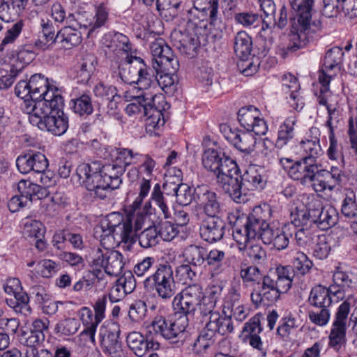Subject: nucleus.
<instances>
[{"label":"nucleus","mask_w":357,"mask_h":357,"mask_svg":"<svg viewBox=\"0 0 357 357\" xmlns=\"http://www.w3.org/2000/svg\"><path fill=\"white\" fill-rule=\"evenodd\" d=\"M301 151L303 152V158L314 160L323 153L320 141H309L308 138L301 140L299 144Z\"/></svg>","instance_id":"nucleus-60"},{"label":"nucleus","mask_w":357,"mask_h":357,"mask_svg":"<svg viewBox=\"0 0 357 357\" xmlns=\"http://www.w3.org/2000/svg\"><path fill=\"white\" fill-rule=\"evenodd\" d=\"M289 2L295 15L291 18L289 43L283 49L284 56L306 47L321 29V21L313 17L314 0H289Z\"/></svg>","instance_id":"nucleus-2"},{"label":"nucleus","mask_w":357,"mask_h":357,"mask_svg":"<svg viewBox=\"0 0 357 357\" xmlns=\"http://www.w3.org/2000/svg\"><path fill=\"white\" fill-rule=\"evenodd\" d=\"M91 258V267H102L106 274L111 276L119 275L124 266L123 256L113 249H95Z\"/></svg>","instance_id":"nucleus-10"},{"label":"nucleus","mask_w":357,"mask_h":357,"mask_svg":"<svg viewBox=\"0 0 357 357\" xmlns=\"http://www.w3.org/2000/svg\"><path fill=\"white\" fill-rule=\"evenodd\" d=\"M82 36L74 24L64 26L57 31V44L65 50H70L79 45Z\"/></svg>","instance_id":"nucleus-38"},{"label":"nucleus","mask_w":357,"mask_h":357,"mask_svg":"<svg viewBox=\"0 0 357 357\" xmlns=\"http://www.w3.org/2000/svg\"><path fill=\"white\" fill-rule=\"evenodd\" d=\"M240 276L244 284H258L250 295L252 303L257 305L275 303L281 294L287 292L291 287L292 273L287 266H279L264 275L256 266L242 264Z\"/></svg>","instance_id":"nucleus-1"},{"label":"nucleus","mask_w":357,"mask_h":357,"mask_svg":"<svg viewBox=\"0 0 357 357\" xmlns=\"http://www.w3.org/2000/svg\"><path fill=\"white\" fill-rule=\"evenodd\" d=\"M202 164L205 169L211 171L215 176L220 172L231 171L236 167V161L226 155L222 151L208 149L202 156Z\"/></svg>","instance_id":"nucleus-23"},{"label":"nucleus","mask_w":357,"mask_h":357,"mask_svg":"<svg viewBox=\"0 0 357 357\" xmlns=\"http://www.w3.org/2000/svg\"><path fill=\"white\" fill-rule=\"evenodd\" d=\"M220 1L227 3L229 10L234 6L233 0H210L208 1L210 24L215 31L213 36L217 39H221L223 32L226 30V24L222 21L218 13Z\"/></svg>","instance_id":"nucleus-35"},{"label":"nucleus","mask_w":357,"mask_h":357,"mask_svg":"<svg viewBox=\"0 0 357 357\" xmlns=\"http://www.w3.org/2000/svg\"><path fill=\"white\" fill-rule=\"evenodd\" d=\"M105 180L107 181L109 190L119 188L122 183L121 176L125 172V167L114 160L105 165H101V172Z\"/></svg>","instance_id":"nucleus-40"},{"label":"nucleus","mask_w":357,"mask_h":357,"mask_svg":"<svg viewBox=\"0 0 357 357\" xmlns=\"http://www.w3.org/2000/svg\"><path fill=\"white\" fill-rule=\"evenodd\" d=\"M138 162L139 164L137 167L141 174L139 185L146 181V183L148 182L149 187L151 188L156 162L149 154H141Z\"/></svg>","instance_id":"nucleus-50"},{"label":"nucleus","mask_w":357,"mask_h":357,"mask_svg":"<svg viewBox=\"0 0 357 357\" xmlns=\"http://www.w3.org/2000/svg\"><path fill=\"white\" fill-rule=\"evenodd\" d=\"M197 203L202 209L207 218L218 217L220 213V204L215 192L211 190L208 186L198 185L195 188Z\"/></svg>","instance_id":"nucleus-29"},{"label":"nucleus","mask_w":357,"mask_h":357,"mask_svg":"<svg viewBox=\"0 0 357 357\" xmlns=\"http://www.w3.org/2000/svg\"><path fill=\"white\" fill-rule=\"evenodd\" d=\"M142 96L144 98L146 106L149 110H155L160 112L165 111L169 107V105L165 100V97L162 93H154L153 90L143 91Z\"/></svg>","instance_id":"nucleus-54"},{"label":"nucleus","mask_w":357,"mask_h":357,"mask_svg":"<svg viewBox=\"0 0 357 357\" xmlns=\"http://www.w3.org/2000/svg\"><path fill=\"white\" fill-rule=\"evenodd\" d=\"M101 42L105 53L116 55L118 57L117 60L132 54V45L130 40L123 33L109 32L104 35Z\"/></svg>","instance_id":"nucleus-27"},{"label":"nucleus","mask_w":357,"mask_h":357,"mask_svg":"<svg viewBox=\"0 0 357 357\" xmlns=\"http://www.w3.org/2000/svg\"><path fill=\"white\" fill-rule=\"evenodd\" d=\"M95 59L93 56L84 58L77 70V82L87 83L95 70Z\"/></svg>","instance_id":"nucleus-59"},{"label":"nucleus","mask_w":357,"mask_h":357,"mask_svg":"<svg viewBox=\"0 0 357 357\" xmlns=\"http://www.w3.org/2000/svg\"><path fill=\"white\" fill-rule=\"evenodd\" d=\"M188 318L185 315H179L174 319H168L162 316H157L151 323V328L156 335L165 340L178 337L188 326Z\"/></svg>","instance_id":"nucleus-12"},{"label":"nucleus","mask_w":357,"mask_h":357,"mask_svg":"<svg viewBox=\"0 0 357 357\" xmlns=\"http://www.w3.org/2000/svg\"><path fill=\"white\" fill-rule=\"evenodd\" d=\"M135 59H141L137 56L126 55L121 59L114 61L113 64V75L119 77L126 84L132 85L137 78L139 61Z\"/></svg>","instance_id":"nucleus-28"},{"label":"nucleus","mask_w":357,"mask_h":357,"mask_svg":"<svg viewBox=\"0 0 357 357\" xmlns=\"http://www.w3.org/2000/svg\"><path fill=\"white\" fill-rule=\"evenodd\" d=\"M208 8H198L195 3L186 11L184 20L186 22V31L195 36H204L207 31L209 14Z\"/></svg>","instance_id":"nucleus-24"},{"label":"nucleus","mask_w":357,"mask_h":357,"mask_svg":"<svg viewBox=\"0 0 357 357\" xmlns=\"http://www.w3.org/2000/svg\"><path fill=\"white\" fill-rule=\"evenodd\" d=\"M291 262L294 270H291L290 266V271L292 273V277H294V271L301 275H305L309 273L313 266L312 261L308 258V257L303 252L295 251L291 253ZM293 278H291V280Z\"/></svg>","instance_id":"nucleus-51"},{"label":"nucleus","mask_w":357,"mask_h":357,"mask_svg":"<svg viewBox=\"0 0 357 357\" xmlns=\"http://www.w3.org/2000/svg\"><path fill=\"white\" fill-rule=\"evenodd\" d=\"M233 331L231 315H226L224 310L222 313H213L195 340L194 349L197 353L204 351L213 344L218 335L227 336Z\"/></svg>","instance_id":"nucleus-5"},{"label":"nucleus","mask_w":357,"mask_h":357,"mask_svg":"<svg viewBox=\"0 0 357 357\" xmlns=\"http://www.w3.org/2000/svg\"><path fill=\"white\" fill-rule=\"evenodd\" d=\"M106 303V295H103L97 300L94 305V316L92 311L86 307H84L81 310V319L85 326V328L81 333V335L88 338L93 344H95V333L96 328L105 318Z\"/></svg>","instance_id":"nucleus-14"},{"label":"nucleus","mask_w":357,"mask_h":357,"mask_svg":"<svg viewBox=\"0 0 357 357\" xmlns=\"http://www.w3.org/2000/svg\"><path fill=\"white\" fill-rule=\"evenodd\" d=\"M105 227H109L116 231V237L120 239H126L128 249L135 242V234L131 229V223L127 215L124 217L120 213H109L105 220H102Z\"/></svg>","instance_id":"nucleus-25"},{"label":"nucleus","mask_w":357,"mask_h":357,"mask_svg":"<svg viewBox=\"0 0 357 357\" xmlns=\"http://www.w3.org/2000/svg\"><path fill=\"white\" fill-rule=\"evenodd\" d=\"M311 198H308V202L306 205V208L298 209L296 208L294 212L291 214V230H294L296 227H304L311 225L313 222L311 211Z\"/></svg>","instance_id":"nucleus-52"},{"label":"nucleus","mask_w":357,"mask_h":357,"mask_svg":"<svg viewBox=\"0 0 357 357\" xmlns=\"http://www.w3.org/2000/svg\"><path fill=\"white\" fill-rule=\"evenodd\" d=\"M48 165L46 156L40 152H29L20 155L16 159L17 168L22 174L43 172Z\"/></svg>","instance_id":"nucleus-30"},{"label":"nucleus","mask_w":357,"mask_h":357,"mask_svg":"<svg viewBox=\"0 0 357 357\" xmlns=\"http://www.w3.org/2000/svg\"><path fill=\"white\" fill-rule=\"evenodd\" d=\"M344 167L333 165L330 169H318L315 182L312 183L314 190L317 192L333 190L342 181Z\"/></svg>","instance_id":"nucleus-26"},{"label":"nucleus","mask_w":357,"mask_h":357,"mask_svg":"<svg viewBox=\"0 0 357 357\" xmlns=\"http://www.w3.org/2000/svg\"><path fill=\"white\" fill-rule=\"evenodd\" d=\"M6 302L16 313L27 317L32 312L29 305V297L24 291L13 297L6 298Z\"/></svg>","instance_id":"nucleus-45"},{"label":"nucleus","mask_w":357,"mask_h":357,"mask_svg":"<svg viewBox=\"0 0 357 357\" xmlns=\"http://www.w3.org/2000/svg\"><path fill=\"white\" fill-rule=\"evenodd\" d=\"M143 285L147 290H154L162 300L171 299L176 290L171 266L160 264L153 274L145 278Z\"/></svg>","instance_id":"nucleus-7"},{"label":"nucleus","mask_w":357,"mask_h":357,"mask_svg":"<svg viewBox=\"0 0 357 357\" xmlns=\"http://www.w3.org/2000/svg\"><path fill=\"white\" fill-rule=\"evenodd\" d=\"M17 189L19 195L30 204L34 198L40 199L45 192V189L40 185L25 179H22L18 182Z\"/></svg>","instance_id":"nucleus-43"},{"label":"nucleus","mask_w":357,"mask_h":357,"mask_svg":"<svg viewBox=\"0 0 357 357\" xmlns=\"http://www.w3.org/2000/svg\"><path fill=\"white\" fill-rule=\"evenodd\" d=\"M50 96V94L49 95ZM51 98H53L54 95ZM47 98L50 96H47ZM54 101L49 99L50 103L44 106V103H39L38 107L33 111L27 113L29 122L37 126L41 130H46L54 135L61 136L64 134L68 128V118L63 112L64 100L63 96L54 97Z\"/></svg>","instance_id":"nucleus-4"},{"label":"nucleus","mask_w":357,"mask_h":357,"mask_svg":"<svg viewBox=\"0 0 357 357\" xmlns=\"http://www.w3.org/2000/svg\"><path fill=\"white\" fill-rule=\"evenodd\" d=\"M332 95L330 92H321L318 97L319 105L326 107L328 111V119L325 126L328 128V135H335V131L337 129L340 123V112L336 109L332 102Z\"/></svg>","instance_id":"nucleus-34"},{"label":"nucleus","mask_w":357,"mask_h":357,"mask_svg":"<svg viewBox=\"0 0 357 357\" xmlns=\"http://www.w3.org/2000/svg\"><path fill=\"white\" fill-rule=\"evenodd\" d=\"M71 102L73 112L81 116L90 115L93 111L91 98L89 95L83 94L72 100Z\"/></svg>","instance_id":"nucleus-61"},{"label":"nucleus","mask_w":357,"mask_h":357,"mask_svg":"<svg viewBox=\"0 0 357 357\" xmlns=\"http://www.w3.org/2000/svg\"><path fill=\"white\" fill-rule=\"evenodd\" d=\"M150 49L153 56V68L156 72L161 68H166L170 71L179 69L180 64L177 56L163 39L158 38L151 43Z\"/></svg>","instance_id":"nucleus-13"},{"label":"nucleus","mask_w":357,"mask_h":357,"mask_svg":"<svg viewBox=\"0 0 357 357\" xmlns=\"http://www.w3.org/2000/svg\"><path fill=\"white\" fill-rule=\"evenodd\" d=\"M24 25L23 21L19 20L7 29L0 42V52L8 50L16 42L22 31Z\"/></svg>","instance_id":"nucleus-55"},{"label":"nucleus","mask_w":357,"mask_h":357,"mask_svg":"<svg viewBox=\"0 0 357 357\" xmlns=\"http://www.w3.org/2000/svg\"><path fill=\"white\" fill-rule=\"evenodd\" d=\"M262 331L260 316L257 314L244 324L242 331L243 341L248 343L252 349L257 351L261 356L265 357L267 354L268 345L261 340L260 333Z\"/></svg>","instance_id":"nucleus-20"},{"label":"nucleus","mask_w":357,"mask_h":357,"mask_svg":"<svg viewBox=\"0 0 357 357\" xmlns=\"http://www.w3.org/2000/svg\"><path fill=\"white\" fill-rule=\"evenodd\" d=\"M341 211L342 215L348 218L357 217V203L356 195L353 191H347L342 201Z\"/></svg>","instance_id":"nucleus-64"},{"label":"nucleus","mask_w":357,"mask_h":357,"mask_svg":"<svg viewBox=\"0 0 357 357\" xmlns=\"http://www.w3.org/2000/svg\"><path fill=\"white\" fill-rule=\"evenodd\" d=\"M308 302L313 307H329L332 303V298L329 289L317 285L311 289Z\"/></svg>","instance_id":"nucleus-44"},{"label":"nucleus","mask_w":357,"mask_h":357,"mask_svg":"<svg viewBox=\"0 0 357 357\" xmlns=\"http://www.w3.org/2000/svg\"><path fill=\"white\" fill-rule=\"evenodd\" d=\"M215 177L218 186L228 193L234 202L241 203L245 201L241 176L239 175V168L236 163L234 169L228 172H220Z\"/></svg>","instance_id":"nucleus-16"},{"label":"nucleus","mask_w":357,"mask_h":357,"mask_svg":"<svg viewBox=\"0 0 357 357\" xmlns=\"http://www.w3.org/2000/svg\"><path fill=\"white\" fill-rule=\"evenodd\" d=\"M225 222L219 217L206 218L199 227L200 237L210 243L221 240L225 231Z\"/></svg>","instance_id":"nucleus-32"},{"label":"nucleus","mask_w":357,"mask_h":357,"mask_svg":"<svg viewBox=\"0 0 357 357\" xmlns=\"http://www.w3.org/2000/svg\"><path fill=\"white\" fill-rule=\"evenodd\" d=\"M40 32L38 38L35 41V46L45 50L52 47L57 43V32L53 22L46 18L40 20Z\"/></svg>","instance_id":"nucleus-33"},{"label":"nucleus","mask_w":357,"mask_h":357,"mask_svg":"<svg viewBox=\"0 0 357 357\" xmlns=\"http://www.w3.org/2000/svg\"><path fill=\"white\" fill-rule=\"evenodd\" d=\"M169 194H165L162 192L159 183H156L153 186L150 200L148 202H151V205L153 203L154 208L157 207L160 210L158 218L162 216L164 219H168L171 217L169 206L172 201L169 200Z\"/></svg>","instance_id":"nucleus-39"},{"label":"nucleus","mask_w":357,"mask_h":357,"mask_svg":"<svg viewBox=\"0 0 357 357\" xmlns=\"http://www.w3.org/2000/svg\"><path fill=\"white\" fill-rule=\"evenodd\" d=\"M335 245V240L331 235H320L317 236V241L313 248V255L319 259H324L329 255L331 248Z\"/></svg>","instance_id":"nucleus-53"},{"label":"nucleus","mask_w":357,"mask_h":357,"mask_svg":"<svg viewBox=\"0 0 357 357\" xmlns=\"http://www.w3.org/2000/svg\"><path fill=\"white\" fill-rule=\"evenodd\" d=\"M252 41L250 36L245 31H239L237 33L234 49L236 55L240 59H246L250 54L252 51Z\"/></svg>","instance_id":"nucleus-49"},{"label":"nucleus","mask_w":357,"mask_h":357,"mask_svg":"<svg viewBox=\"0 0 357 357\" xmlns=\"http://www.w3.org/2000/svg\"><path fill=\"white\" fill-rule=\"evenodd\" d=\"M269 220H265L261 227L260 239L266 245H272L278 250L287 248L289 238L293 236L291 225H284L282 228L272 229L268 224Z\"/></svg>","instance_id":"nucleus-19"},{"label":"nucleus","mask_w":357,"mask_h":357,"mask_svg":"<svg viewBox=\"0 0 357 357\" xmlns=\"http://www.w3.org/2000/svg\"><path fill=\"white\" fill-rule=\"evenodd\" d=\"M135 61H139V66L137 78L132 83L135 85L134 87L142 91V92L151 91L156 88V84L150 73L151 69L146 65L142 59H135Z\"/></svg>","instance_id":"nucleus-42"},{"label":"nucleus","mask_w":357,"mask_h":357,"mask_svg":"<svg viewBox=\"0 0 357 357\" xmlns=\"http://www.w3.org/2000/svg\"><path fill=\"white\" fill-rule=\"evenodd\" d=\"M344 54L343 50L339 47H333L326 52L322 68L319 71L321 92H328L331 79L340 70Z\"/></svg>","instance_id":"nucleus-11"},{"label":"nucleus","mask_w":357,"mask_h":357,"mask_svg":"<svg viewBox=\"0 0 357 357\" xmlns=\"http://www.w3.org/2000/svg\"><path fill=\"white\" fill-rule=\"evenodd\" d=\"M176 179L178 183H175L174 182L172 190L174 192L173 195L176 197L177 202L180 205L188 206L192 200L197 202L195 192H194L195 188L193 189L188 185L182 183L179 179V176H177ZM170 183H173V182H170Z\"/></svg>","instance_id":"nucleus-46"},{"label":"nucleus","mask_w":357,"mask_h":357,"mask_svg":"<svg viewBox=\"0 0 357 357\" xmlns=\"http://www.w3.org/2000/svg\"><path fill=\"white\" fill-rule=\"evenodd\" d=\"M29 84L31 85V91L32 92V97L34 101H31L26 103V107L24 109V112L30 113L33 111L35 108L38 107L39 103H44V106L50 103L49 99H52L54 101L55 98H47V96L50 94L54 96H62L61 91L53 84H50L47 78L41 74H35L29 79Z\"/></svg>","instance_id":"nucleus-8"},{"label":"nucleus","mask_w":357,"mask_h":357,"mask_svg":"<svg viewBox=\"0 0 357 357\" xmlns=\"http://www.w3.org/2000/svg\"><path fill=\"white\" fill-rule=\"evenodd\" d=\"M350 304L342 303L337 308L329 335V345L338 351L346 342V331Z\"/></svg>","instance_id":"nucleus-18"},{"label":"nucleus","mask_w":357,"mask_h":357,"mask_svg":"<svg viewBox=\"0 0 357 357\" xmlns=\"http://www.w3.org/2000/svg\"><path fill=\"white\" fill-rule=\"evenodd\" d=\"M220 131L225 139L238 151L250 154L254 151L257 138L251 131L232 129L229 125H220Z\"/></svg>","instance_id":"nucleus-15"},{"label":"nucleus","mask_w":357,"mask_h":357,"mask_svg":"<svg viewBox=\"0 0 357 357\" xmlns=\"http://www.w3.org/2000/svg\"><path fill=\"white\" fill-rule=\"evenodd\" d=\"M139 243L144 248H149L159 243L158 230L154 226H149L142 231L138 236Z\"/></svg>","instance_id":"nucleus-63"},{"label":"nucleus","mask_w":357,"mask_h":357,"mask_svg":"<svg viewBox=\"0 0 357 357\" xmlns=\"http://www.w3.org/2000/svg\"><path fill=\"white\" fill-rule=\"evenodd\" d=\"M128 347L139 357H142L149 349H157L159 344L154 342H148L139 332L130 333L126 337Z\"/></svg>","instance_id":"nucleus-36"},{"label":"nucleus","mask_w":357,"mask_h":357,"mask_svg":"<svg viewBox=\"0 0 357 357\" xmlns=\"http://www.w3.org/2000/svg\"><path fill=\"white\" fill-rule=\"evenodd\" d=\"M328 147L326 151L328 158L332 161H337L338 165L344 166V156L343 144L336 137L335 135H328Z\"/></svg>","instance_id":"nucleus-56"},{"label":"nucleus","mask_w":357,"mask_h":357,"mask_svg":"<svg viewBox=\"0 0 357 357\" xmlns=\"http://www.w3.org/2000/svg\"><path fill=\"white\" fill-rule=\"evenodd\" d=\"M215 177L218 186L228 193L234 202L241 203L245 201L241 176L239 175V168L236 163L234 169L228 172H220Z\"/></svg>","instance_id":"nucleus-17"},{"label":"nucleus","mask_w":357,"mask_h":357,"mask_svg":"<svg viewBox=\"0 0 357 357\" xmlns=\"http://www.w3.org/2000/svg\"><path fill=\"white\" fill-rule=\"evenodd\" d=\"M272 211L269 205L257 206L245 218L231 213L228 218L233 225V238L241 251L245 250L248 243L256 238L260 239L261 227L265 220H270Z\"/></svg>","instance_id":"nucleus-3"},{"label":"nucleus","mask_w":357,"mask_h":357,"mask_svg":"<svg viewBox=\"0 0 357 357\" xmlns=\"http://www.w3.org/2000/svg\"><path fill=\"white\" fill-rule=\"evenodd\" d=\"M225 257V252L217 249L206 252L205 261L210 266V274L212 278H216L225 271V267L222 264Z\"/></svg>","instance_id":"nucleus-47"},{"label":"nucleus","mask_w":357,"mask_h":357,"mask_svg":"<svg viewBox=\"0 0 357 357\" xmlns=\"http://www.w3.org/2000/svg\"><path fill=\"white\" fill-rule=\"evenodd\" d=\"M282 90L285 94L287 102L291 107L299 112L305 106L303 98L300 92V84L291 74H285L282 77Z\"/></svg>","instance_id":"nucleus-31"},{"label":"nucleus","mask_w":357,"mask_h":357,"mask_svg":"<svg viewBox=\"0 0 357 357\" xmlns=\"http://www.w3.org/2000/svg\"><path fill=\"white\" fill-rule=\"evenodd\" d=\"M261 171L256 165H250L241 176L245 196L247 191L262 190L265 187L266 180Z\"/></svg>","instance_id":"nucleus-37"},{"label":"nucleus","mask_w":357,"mask_h":357,"mask_svg":"<svg viewBox=\"0 0 357 357\" xmlns=\"http://www.w3.org/2000/svg\"><path fill=\"white\" fill-rule=\"evenodd\" d=\"M101 172V163L93 161L90 163H82L76 169V175L79 182L94 195L104 199L107 197L109 185Z\"/></svg>","instance_id":"nucleus-6"},{"label":"nucleus","mask_w":357,"mask_h":357,"mask_svg":"<svg viewBox=\"0 0 357 357\" xmlns=\"http://www.w3.org/2000/svg\"><path fill=\"white\" fill-rule=\"evenodd\" d=\"M35 43L24 44L18 46L16 50L17 59L22 63V66L18 70L20 71L25 66L29 64L36 58V54L34 51Z\"/></svg>","instance_id":"nucleus-62"},{"label":"nucleus","mask_w":357,"mask_h":357,"mask_svg":"<svg viewBox=\"0 0 357 357\" xmlns=\"http://www.w3.org/2000/svg\"><path fill=\"white\" fill-rule=\"evenodd\" d=\"M296 121V116L291 115L286 118L284 121L279 126L275 142L276 148L281 149L293 140L295 135L294 126Z\"/></svg>","instance_id":"nucleus-41"},{"label":"nucleus","mask_w":357,"mask_h":357,"mask_svg":"<svg viewBox=\"0 0 357 357\" xmlns=\"http://www.w3.org/2000/svg\"><path fill=\"white\" fill-rule=\"evenodd\" d=\"M204 296L202 286L199 284H192L185 287L180 293L176 294L172 301V307L175 314L193 315Z\"/></svg>","instance_id":"nucleus-9"},{"label":"nucleus","mask_w":357,"mask_h":357,"mask_svg":"<svg viewBox=\"0 0 357 357\" xmlns=\"http://www.w3.org/2000/svg\"><path fill=\"white\" fill-rule=\"evenodd\" d=\"M238 121L246 130L253 132L256 135H264L268 131V126L261 117L260 111L252 105L239 109Z\"/></svg>","instance_id":"nucleus-22"},{"label":"nucleus","mask_w":357,"mask_h":357,"mask_svg":"<svg viewBox=\"0 0 357 357\" xmlns=\"http://www.w3.org/2000/svg\"><path fill=\"white\" fill-rule=\"evenodd\" d=\"M156 209L153 208L151 202H146L142 211H139L135 213H128L127 218L130 220L131 229H133L135 234L138 230H140L145 225L148 215H151L155 212Z\"/></svg>","instance_id":"nucleus-48"},{"label":"nucleus","mask_w":357,"mask_h":357,"mask_svg":"<svg viewBox=\"0 0 357 357\" xmlns=\"http://www.w3.org/2000/svg\"><path fill=\"white\" fill-rule=\"evenodd\" d=\"M311 211L314 223L322 230L335 225L338 221L337 210L330 204L323 206L319 198L311 197Z\"/></svg>","instance_id":"nucleus-21"},{"label":"nucleus","mask_w":357,"mask_h":357,"mask_svg":"<svg viewBox=\"0 0 357 357\" xmlns=\"http://www.w3.org/2000/svg\"><path fill=\"white\" fill-rule=\"evenodd\" d=\"M185 261L194 267L201 266L206 257V250L201 246L191 245L184 251Z\"/></svg>","instance_id":"nucleus-57"},{"label":"nucleus","mask_w":357,"mask_h":357,"mask_svg":"<svg viewBox=\"0 0 357 357\" xmlns=\"http://www.w3.org/2000/svg\"><path fill=\"white\" fill-rule=\"evenodd\" d=\"M100 228L101 229L100 244L102 249H113L121 243L126 244V239L118 238L116 235V231L109 227H105L103 222H100Z\"/></svg>","instance_id":"nucleus-58"}]
</instances>
